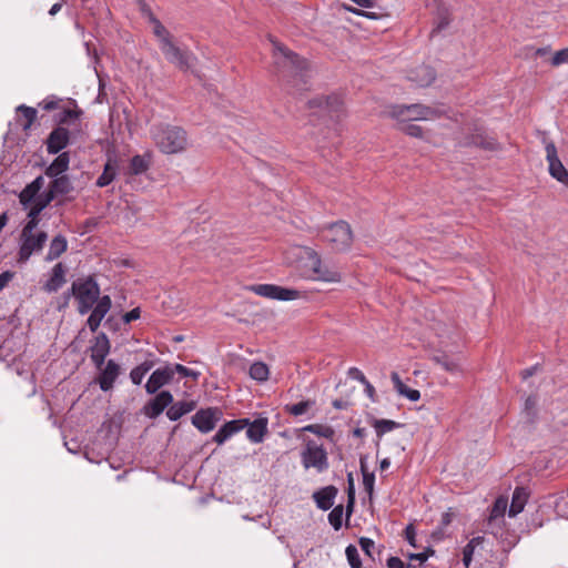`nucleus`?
Masks as SVG:
<instances>
[{
  "label": "nucleus",
  "mask_w": 568,
  "mask_h": 568,
  "mask_svg": "<svg viewBox=\"0 0 568 568\" xmlns=\"http://www.w3.org/2000/svg\"><path fill=\"white\" fill-rule=\"evenodd\" d=\"M72 132L62 125H55L44 140L49 154H60L71 144Z\"/></svg>",
  "instance_id": "10"
},
{
  "label": "nucleus",
  "mask_w": 568,
  "mask_h": 568,
  "mask_svg": "<svg viewBox=\"0 0 568 568\" xmlns=\"http://www.w3.org/2000/svg\"><path fill=\"white\" fill-rule=\"evenodd\" d=\"M433 361L449 373L460 372V364L447 354L435 355L433 356Z\"/></svg>",
  "instance_id": "40"
},
{
  "label": "nucleus",
  "mask_w": 568,
  "mask_h": 568,
  "mask_svg": "<svg viewBox=\"0 0 568 568\" xmlns=\"http://www.w3.org/2000/svg\"><path fill=\"white\" fill-rule=\"evenodd\" d=\"M152 139L164 154H175L186 150L187 133L178 125L160 123L151 130Z\"/></svg>",
  "instance_id": "3"
},
{
  "label": "nucleus",
  "mask_w": 568,
  "mask_h": 568,
  "mask_svg": "<svg viewBox=\"0 0 568 568\" xmlns=\"http://www.w3.org/2000/svg\"><path fill=\"white\" fill-rule=\"evenodd\" d=\"M302 430L315 434L320 437H324L331 440L335 435V430L333 429V427L322 424H310L303 427Z\"/></svg>",
  "instance_id": "42"
},
{
  "label": "nucleus",
  "mask_w": 568,
  "mask_h": 568,
  "mask_svg": "<svg viewBox=\"0 0 568 568\" xmlns=\"http://www.w3.org/2000/svg\"><path fill=\"white\" fill-rule=\"evenodd\" d=\"M165 45H161V51L165 57L166 61L178 68L180 71H191L194 77L201 79V74L197 70L193 69L194 62L197 60L196 57L189 50H182L173 43V41H166Z\"/></svg>",
  "instance_id": "7"
},
{
  "label": "nucleus",
  "mask_w": 568,
  "mask_h": 568,
  "mask_svg": "<svg viewBox=\"0 0 568 568\" xmlns=\"http://www.w3.org/2000/svg\"><path fill=\"white\" fill-rule=\"evenodd\" d=\"M314 404H315L314 400L307 399V400H302L296 404L286 405L284 409L286 413H288L293 416H300V415L305 414Z\"/></svg>",
  "instance_id": "44"
},
{
  "label": "nucleus",
  "mask_w": 568,
  "mask_h": 568,
  "mask_svg": "<svg viewBox=\"0 0 568 568\" xmlns=\"http://www.w3.org/2000/svg\"><path fill=\"white\" fill-rule=\"evenodd\" d=\"M273 73L281 85L290 93L306 91L307 61L278 41L273 42Z\"/></svg>",
  "instance_id": "1"
},
{
  "label": "nucleus",
  "mask_w": 568,
  "mask_h": 568,
  "mask_svg": "<svg viewBox=\"0 0 568 568\" xmlns=\"http://www.w3.org/2000/svg\"><path fill=\"white\" fill-rule=\"evenodd\" d=\"M222 415L223 413L219 407L201 408L192 416V424L201 433L206 434L215 428Z\"/></svg>",
  "instance_id": "12"
},
{
  "label": "nucleus",
  "mask_w": 568,
  "mask_h": 568,
  "mask_svg": "<svg viewBox=\"0 0 568 568\" xmlns=\"http://www.w3.org/2000/svg\"><path fill=\"white\" fill-rule=\"evenodd\" d=\"M174 377V369L166 365L155 369L145 384L148 394H155L161 387L169 384Z\"/></svg>",
  "instance_id": "17"
},
{
  "label": "nucleus",
  "mask_w": 568,
  "mask_h": 568,
  "mask_svg": "<svg viewBox=\"0 0 568 568\" xmlns=\"http://www.w3.org/2000/svg\"><path fill=\"white\" fill-rule=\"evenodd\" d=\"M71 277H74V275H72ZM71 284H97L95 275L90 273L87 275L79 276L77 278H72Z\"/></svg>",
  "instance_id": "58"
},
{
  "label": "nucleus",
  "mask_w": 568,
  "mask_h": 568,
  "mask_svg": "<svg viewBox=\"0 0 568 568\" xmlns=\"http://www.w3.org/2000/svg\"><path fill=\"white\" fill-rule=\"evenodd\" d=\"M358 544L365 555L372 557V549L375 547L374 540L367 537H361Z\"/></svg>",
  "instance_id": "56"
},
{
  "label": "nucleus",
  "mask_w": 568,
  "mask_h": 568,
  "mask_svg": "<svg viewBox=\"0 0 568 568\" xmlns=\"http://www.w3.org/2000/svg\"><path fill=\"white\" fill-rule=\"evenodd\" d=\"M112 307V301L109 295H103L101 302L94 306L87 320V326L92 333H95L100 327L103 318Z\"/></svg>",
  "instance_id": "20"
},
{
  "label": "nucleus",
  "mask_w": 568,
  "mask_h": 568,
  "mask_svg": "<svg viewBox=\"0 0 568 568\" xmlns=\"http://www.w3.org/2000/svg\"><path fill=\"white\" fill-rule=\"evenodd\" d=\"M506 507H507V500L504 498H498L493 506V509L490 513V519H495L497 517L504 516Z\"/></svg>",
  "instance_id": "51"
},
{
  "label": "nucleus",
  "mask_w": 568,
  "mask_h": 568,
  "mask_svg": "<svg viewBox=\"0 0 568 568\" xmlns=\"http://www.w3.org/2000/svg\"><path fill=\"white\" fill-rule=\"evenodd\" d=\"M546 159L549 163V174L558 182L568 187V170L558 158L557 148L554 142L546 144Z\"/></svg>",
  "instance_id": "15"
},
{
  "label": "nucleus",
  "mask_w": 568,
  "mask_h": 568,
  "mask_svg": "<svg viewBox=\"0 0 568 568\" xmlns=\"http://www.w3.org/2000/svg\"><path fill=\"white\" fill-rule=\"evenodd\" d=\"M63 297V306H67L70 297H73L77 302V311L81 315L92 311L102 298L100 286H70Z\"/></svg>",
  "instance_id": "4"
},
{
  "label": "nucleus",
  "mask_w": 568,
  "mask_h": 568,
  "mask_svg": "<svg viewBox=\"0 0 568 568\" xmlns=\"http://www.w3.org/2000/svg\"><path fill=\"white\" fill-rule=\"evenodd\" d=\"M154 366L153 361H144L136 367H134L130 372V378L134 385H140L142 383L143 377L152 369Z\"/></svg>",
  "instance_id": "39"
},
{
  "label": "nucleus",
  "mask_w": 568,
  "mask_h": 568,
  "mask_svg": "<svg viewBox=\"0 0 568 568\" xmlns=\"http://www.w3.org/2000/svg\"><path fill=\"white\" fill-rule=\"evenodd\" d=\"M464 148L475 146L485 151L495 152L501 149L500 143L485 131L476 129L474 132L466 134L460 142Z\"/></svg>",
  "instance_id": "13"
},
{
  "label": "nucleus",
  "mask_w": 568,
  "mask_h": 568,
  "mask_svg": "<svg viewBox=\"0 0 568 568\" xmlns=\"http://www.w3.org/2000/svg\"><path fill=\"white\" fill-rule=\"evenodd\" d=\"M388 115L392 119H399L400 116H405V119L409 121H417L440 118L443 112L438 109H434L422 103H413L392 105L389 108Z\"/></svg>",
  "instance_id": "8"
},
{
  "label": "nucleus",
  "mask_w": 568,
  "mask_h": 568,
  "mask_svg": "<svg viewBox=\"0 0 568 568\" xmlns=\"http://www.w3.org/2000/svg\"><path fill=\"white\" fill-rule=\"evenodd\" d=\"M395 120L397 121L396 130H398L402 133L409 135L412 138H416V139L424 138V130L420 125L412 123V121L405 119V116H400L399 119H395Z\"/></svg>",
  "instance_id": "33"
},
{
  "label": "nucleus",
  "mask_w": 568,
  "mask_h": 568,
  "mask_svg": "<svg viewBox=\"0 0 568 568\" xmlns=\"http://www.w3.org/2000/svg\"><path fill=\"white\" fill-rule=\"evenodd\" d=\"M42 197V192L37 190L31 183H28L19 194V201L23 209H28L32 202Z\"/></svg>",
  "instance_id": "35"
},
{
  "label": "nucleus",
  "mask_w": 568,
  "mask_h": 568,
  "mask_svg": "<svg viewBox=\"0 0 568 568\" xmlns=\"http://www.w3.org/2000/svg\"><path fill=\"white\" fill-rule=\"evenodd\" d=\"M100 374L97 378V382L103 392H109L113 388L114 382L119 377L121 373V367L113 359H109L104 366L101 367Z\"/></svg>",
  "instance_id": "19"
},
{
  "label": "nucleus",
  "mask_w": 568,
  "mask_h": 568,
  "mask_svg": "<svg viewBox=\"0 0 568 568\" xmlns=\"http://www.w3.org/2000/svg\"><path fill=\"white\" fill-rule=\"evenodd\" d=\"M555 510L558 515L568 518V498L559 497L555 501Z\"/></svg>",
  "instance_id": "53"
},
{
  "label": "nucleus",
  "mask_w": 568,
  "mask_h": 568,
  "mask_svg": "<svg viewBox=\"0 0 568 568\" xmlns=\"http://www.w3.org/2000/svg\"><path fill=\"white\" fill-rule=\"evenodd\" d=\"M474 549H475V547L473 545H469V544H467L464 547V550H463V562H464L466 568L469 567V564H470L471 558H473Z\"/></svg>",
  "instance_id": "60"
},
{
  "label": "nucleus",
  "mask_w": 568,
  "mask_h": 568,
  "mask_svg": "<svg viewBox=\"0 0 568 568\" xmlns=\"http://www.w3.org/2000/svg\"><path fill=\"white\" fill-rule=\"evenodd\" d=\"M374 483H375V475L374 473L371 474H364L363 475V485L364 489L367 493L369 499L373 498L374 494Z\"/></svg>",
  "instance_id": "52"
},
{
  "label": "nucleus",
  "mask_w": 568,
  "mask_h": 568,
  "mask_svg": "<svg viewBox=\"0 0 568 568\" xmlns=\"http://www.w3.org/2000/svg\"><path fill=\"white\" fill-rule=\"evenodd\" d=\"M69 104L72 108H62L60 112L55 113L52 118L55 125L70 126L74 124L83 115V110L78 106V103L74 99H68Z\"/></svg>",
  "instance_id": "18"
},
{
  "label": "nucleus",
  "mask_w": 568,
  "mask_h": 568,
  "mask_svg": "<svg viewBox=\"0 0 568 568\" xmlns=\"http://www.w3.org/2000/svg\"><path fill=\"white\" fill-rule=\"evenodd\" d=\"M268 367L263 362H255L250 367V376L258 382H264L268 378Z\"/></svg>",
  "instance_id": "43"
},
{
  "label": "nucleus",
  "mask_w": 568,
  "mask_h": 568,
  "mask_svg": "<svg viewBox=\"0 0 568 568\" xmlns=\"http://www.w3.org/2000/svg\"><path fill=\"white\" fill-rule=\"evenodd\" d=\"M153 33L159 38L161 45H165L166 41H173V36L162 23L153 29Z\"/></svg>",
  "instance_id": "50"
},
{
  "label": "nucleus",
  "mask_w": 568,
  "mask_h": 568,
  "mask_svg": "<svg viewBox=\"0 0 568 568\" xmlns=\"http://www.w3.org/2000/svg\"><path fill=\"white\" fill-rule=\"evenodd\" d=\"M74 190L71 179L64 174L51 179L48 187L43 191L53 201L59 195H67Z\"/></svg>",
  "instance_id": "22"
},
{
  "label": "nucleus",
  "mask_w": 568,
  "mask_h": 568,
  "mask_svg": "<svg viewBox=\"0 0 568 568\" xmlns=\"http://www.w3.org/2000/svg\"><path fill=\"white\" fill-rule=\"evenodd\" d=\"M348 376L359 381L362 384L367 383V378L365 377V375L362 373V371H359L356 367H352L348 369Z\"/></svg>",
  "instance_id": "63"
},
{
  "label": "nucleus",
  "mask_w": 568,
  "mask_h": 568,
  "mask_svg": "<svg viewBox=\"0 0 568 568\" xmlns=\"http://www.w3.org/2000/svg\"><path fill=\"white\" fill-rule=\"evenodd\" d=\"M537 403L538 398L536 395H530L525 400V407L524 410L527 414V416L532 420L536 417L537 414Z\"/></svg>",
  "instance_id": "49"
},
{
  "label": "nucleus",
  "mask_w": 568,
  "mask_h": 568,
  "mask_svg": "<svg viewBox=\"0 0 568 568\" xmlns=\"http://www.w3.org/2000/svg\"><path fill=\"white\" fill-rule=\"evenodd\" d=\"M415 537L416 531L414 526L410 524L405 528V538L408 541V544L413 547H417Z\"/></svg>",
  "instance_id": "61"
},
{
  "label": "nucleus",
  "mask_w": 568,
  "mask_h": 568,
  "mask_svg": "<svg viewBox=\"0 0 568 568\" xmlns=\"http://www.w3.org/2000/svg\"><path fill=\"white\" fill-rule=\"evenodd\" d=\"M118 161L108 159L103 166L102 173L97 179L95 185L99 187H104L111 184L118 174Z\"/></svg>",
  "instance_id": "29"
},
{
  "label": "nucleus",
  "mask_w": 568,
  "mask_h": 568,
  "mask_svg": "<svg viewBox=\"0 0 568 568\" xmlns=\"http://www.w3.org/2000/svg\"><path fill=\"white\" fill-rule=\"evenodd\" d=\"M246 425H248L247 418L233 419L226 422L224 425L220 427V429L213 436V442H215L217 445H223L233 435L244 429Z\"/></svg>",
  "instance_id": "21"
},
{
  "label": "nucleus",
  "mask_w": 568,
  "mask_h": 568,
  "mask_svg": "<svg viewBox=\"0 0 568 568\" xmlns=\"http://www.w3.org/2000/svg\"><path fill=\"white\" fill-rule=\"evenodd\" d=\"M68 248L67 237L62 234H58L54 236L50 243V247L48 251L47 260H57L60 257Z\"/></svg>",
  "instance_id": "34"
},
{
  "label": "nucleus",
  "mask_w": 568,
  "mask_h": 568,
  "mask_svg": "<svg viewBox=\"0 0 568 568\" xmlns=\"http://www.w3.org/2000/svg\"><path fill=\"white\" fill-rule=\"evenodd\" d=\"M562 63H568V48L557 51L551 58V64L558 67Z\"/></svg>",
  "instance_id": "54"
},
{
  "label": "nucleus",
  "mask_w": 568,
  "mask_h": 568,
  "mask_svg": "<svg viewBox=\"0 0 568 568\" xmlns=\"http://www.w3.org/2000/svg\"><path fill=\"white\" fill-rule=\"evenodd\" d=\"M196 407V403L194 400H182L175 404H171L169 409L166 410V416L170 420H178L183 415L192 412Z\"/></svg>",
  "instance_id": "30"
},
{
  "label": "nucleus",
  "mask_w": 568,
  "mask_h": 568,
  "mask_svg": "<svg viewBox=\"0 0 568 568\" xmlns=\"http://www.w3.org/2000/svg\"><path fill=\"white\" fill-rule=\"evenodd\" d=\"M390 379L394 384V388L397 390V393L402 396H405L412 402H416L420 398V393L417 389L409 388L406 386L403 381L400 379L398 373L393 372L390 374Z\"/></svg>",
  "instance_id": "32"
},
{
  "label": "nucleus",
  "mask_w": 568,
  "mask_h": 568,
  "mask_svg": "<svg viewBox=\"0 0 568 568\" xmlns=\"http://www.w3.org/2000/svg\"><path fill=\"white\" fill-rule=\"evenodd\" d=\"M104 326H106L109 329H111L113 332H116L120 329V323L113 316H109L105 320Z\"/></svg>",
  "instance_id": "64"
},
{
  "label": "nucleus",
  "mask_w": 568,
  "mask_h": 568,
  "mask_svg": "<svg viewBox=\"0 0 568 568\" xmlns=\"http://www.w3.org/2000/svg\"><path fill=\"white\" fill-rule=\"evenodd\" d=\"M325 110H327L332 115L339 118L344 112V101L335 93L326 95Z\"/></svg>",
  "instance_id": "38"
},
{
  "label": "nucleus",
  "mask_w": 568,
  "mask_h": 568,
  "mask_svg": "<svg viewBox=\"0 0 568 568\" xmlns=\"http://www.w3.org/2000/svg\"><path fill=\"white\" fill-rule=\"evenodd\" d=\"M322 237L337 252L348 250L353 243V232L345 221H337L324 227Z\"/></svg>",
  "instance_id": "6"
},
{
  "label": "nucleus",
  "mask_w": 568,
  "mask_h": 568,
  "mask_svg": "<svg viewBox=\"0 0 568 568\" xmlns=\"http://www.w3.org/2000/svg\"><path fill=\"white\" fill-rule=\"evenodd\" d=\"M267 425L268 420L266 417H258L253 422L248 420V425H246V436L252 443H262L264 440V436L267 434Z\"/></svg>",
  "instance_id": "25"
},
{
  "label": "nucleus",
  "mask_w": 568,
  "mask_h": 568,
  "mask_svg": "<svg viewBox=\"0 0 568 568\" xmlns=\"http://www.w3.org/2000/svg\"><path fill=\"white\" fill-rule=\"evenodd\" d=\"M141 316V310L140 307H135V308H132L131 311L126 312L125 314L122 315V322L124 324H130L131 322L140 318Z\"/></svg>",
  "instance_id": "57"
},
{
  "label": "nucleus",
  "mask_w": 568,
  "mask_h": 568,
  "mask_svg": "<svg viewBox=\"0 0 568 568\" xmlns=\"http://www.w3.org/2000/svg\"><path fill=\"white\" fill-rule=\"evenodd\" d=\"M65 267L62 263H58L52 268L50 278L47 280L45 284H64L65 283Z\"/></svg>",
  "instance_id": "45"
},
{
  "label": "nucleus",
  "mask_w": 568,
  "mask_h": 568,
  "mask_svg": "<svg viewBox=\"0 0 568 568\" xmlns=\"http://www.w3.org/2000/svg\"><path fill=\"white\" fill-rule=\"evenodd\" d=\"M345 555L351 568H362V560L357 548L354 545H348L345 549Z\"/></svg>",
  "instance_id": "47"
},
{
  "label": "nucleus",
  "mask_w": 568,
  "mask_h": 568,
  "mask_svg": "<svg viewBox=\"0 0 568 568\" xmlns=\"http://www.w3.org/2000/svg\"><path fill=\"white\" fill-rule=\"evenodd\" d=\"M70 165V152L57 154V158L44 169V174L50 178L64 175Z\"/></svg>",
  "instance_id": "23"
},
{
  "label": "nucleus",
  "mask_w": 568,
  "mask_h": 568,
  "mask_svg": "<svg viewBox=\"0 0 568 568\" xmlns=\"http://www.w3.org/2000/svg\"><path fill=\"white\" fill-rule=\"evenodd\" d=\"M255 294L278 301H292L296 298H305L306 292L298 290L285 288L283 286H246Z\"/></svg>",
  "instance_id": "11"
},
{
  "label": "nucleus",
  "mask_w": 568,
  "mask_h": 568,
  "mask_svg": "<svg viewBox=\"0 0 568 568\" xmlns=\"http://www.w3.org/2000/svg\"><path fill=\"white\" fill-rule=\"evenodd\" d=\"M90 358L98 369H101L105 362V357L109 355L111 349V343L104 332L98 333L91 339L90 346Z\"/></svg>",
  "instance_id": "14"
},
{
  "label": "nucleus",
  "mask_w": 568,
  "mask_h": 568,
  "mask_svg": "<svg viewBox=\"0 0 568 568\" xmlns=\"http://www.w3.org/2000/svg\"><path fill=\"white\" fill-rule=\"evenodd\" d=\"M529 493L525 487H517L513 494L510 507L508 510L509 517H516L525 508L528 500Z\"/></svg>",
  "instance_id": "28"
},
{
  "label": "nucleus",
  "mask_w": 568,
  "mask_h": 568,
  "mask_svg": "<svg viewBox=\"0 0 568 568\" xmlns=\"http://www.w3.org/2000/svg\"><path fill=\"white\" fill-rule=\"evenodd\" d=\"M342 8L348 12H352L356 16L364 17L372 20H379L384 17H388L389 13L382 7L378 6L379 11H365L349 4L343 3Z\"/></svg>",
  "instance_id": "36"
},
{
  "label": "nucleus",
  "mask_w": 568,
  "mask_h": 568,
  "mask_svg": "<svg viewBox=\"0 0 568 568\" xmlns=\"http://www.w3.org/2000/svg\"><path fill=\"white\" fill-rule=\"evenodd\" d=\"M301 267L304 268L303 274L314 281L323 282H341L342 276L338 268L332 264L329 260H322L321 256L311 247L297 246L294 248Z\"/></svg>",
  "instance_id": "2"
},
{
  "label": "nucleus",
  "mask_w": 568,
  "mask_h": 568,
  "mask_svg": "<svg viewBox=\"0 0 568 568\" xmlns=\"http://www.w3.org/2000/svg\"><path fill=\"white\" fill-rule=\"evenodd\" d=\"M409 79L415 81L418 84V87H429L436 80V71L433 67L423 64L412 72Z\"/></svg>",
  "instance_id": "26"
},
{
  "label": "nucleus",
  "mask_w": 568,
  "mask_h": 568,
  "mask_svg": "<svg viewBox=\"0 0 568 568\" xmlns=\"http://www.w3.org/2000/svg\"><path fill=\"white\" fill-rule=\"evenodd\" d=\"M302 464L304 468H315L322 473L328 468L327 452L322 445H317L314 440L308 439L302 454Z\"/></svg>",
  "instance_id": "9"
},
{
  "label": "nucleus",
  "mask_w": 568,
  "mask_h": 568,
  "mask_svg": "<svg viewBox=\"0 0 568 568\" xmlns=\"http://www.w3.org/2000/svg\"><path fill=\"white\" fill-rule=\"evenodd\" d=\"M372 425L376 430L378 439H381L385 433L402 427V424L390 419H373Z\"/></svg>",
  "instance_id": "41"
},
{
  "label": "nucleus",
  "mask_w": 568,
  "mask_h": 568,
  "mask_svg": "<svg viewBox=\"0 0 568 568\" xmlns=\"http://www.w3.org/2000/svg\"><path fill=\"white\" fill-rule=\"evenodd\" d=\"M62 100L55 95H49L44 100L38 103V106L43 109L44 111H53L60 108V102Z\"/></svg>",
  "instance_id": "48"
},
{
  "label": "nucleus",
  "mask_w": 568,
  "mask_h": 568,
  "mask_svg": "<svg viewBox=\"0 0 568 568\" xmlns=\"http://www.w3.org/2000/svg\"><path fill=\"white\" fill-rule=\"evenodd\" d=\"M338 493V489L333 486L323 487L313 494V499L316 503V506L322 510H328L334 505V499Z\"/></svg>",
  "instance_id": "24"
},
{
  "label": "nucleus",
  "mask_w": 568,
  "mask_h": 568,
  "mask_svg": "<svg viewBox=\"0 0 568 568\" xmlns=\"http://www.w3.org/2000/svg\"><path fill=\"white\" fill-rule=\"evenodd\" d=\"M172 368L174 369V374L179 373L184 377H192L193 379H197L200 375L199 372L192 371L181 364H175L174 366H172Z\"/></svg>",
  "instance_id": "55"
},
{
  "label": "nucleus",
  "mask_w": 568,
  "mask_h": 568,
  "mask_svg": "<svg viewBox=\"0 0 568 568\" xmlns=\"http://www.w3.org/2000/svg\"><path fill=\"white\" fill-rule=\"evenodd\" d=\"M326 95H318L307 101L308 109H325Z\"/></svg>",
  "instance_id": "59"
},
{
  "label": "nucleus",
  "mask_w": 568,
  "mask_h": 568,
  "mask_svg": "<svg viewBox=\"0 0 568 568\" xmlns=\"http://www.w3.org/2000/svg\"><path fill=\"white\" fill-rule=\"evenodd\" d=\"M172 403L173 395L169 390H162L144 405L143 412L149 418H156Z\"/></svg>",
  "instance_id": "16"
},
{
  "label": "nucleus",
  "mask_w": 568,
  "mask_h": 568,
  "mask_svg": "<svg viewBox=\"0 0 568 568\" xmlns=\"http://www.w3.org/2000/svg\"><path fill=\"white\" fill-rule=\"evenodd\" d=\"M17 113L21 114L24 119L22 123V130L27 132L31 129V126L37 121L38 111L32 106H28L26 104H21L16 109Z\"/></svg>",
  "instance_id": "37"
},
{
  "label": "nucleus",
  "mask_w": 568,
  "mask_h": 568,
  "mask_svg": "<svg viewBox=\"0 0 568 568\" xmlns=\"http://www.w3.org/2000/svg\"><path fill=\"white\" fill-rule=\"evenodd\" d=\"M387 567L388 568H405V567L410 568L412 565L408 564L407 566H405V564L403 562V560L400 558L392 556L387 559Z\"/></svg>",
  "instance_id": "62"
},
{
  "label": "nucleus",
  "mask_w": 568,
  "mask_h": 568,
  "mask_svg": "<svg viewBox=\"0 0 568 568\" xmlns=\"http://www.w3.org/2000/svg\"><path fill=\"white\" fill-rule=\"evenodd\" d=\"M53 200L49 197L43 191H42V197L39 199L36 202H32L31 205H29V211L27 214L28 221L27 223L39 225L40 223V215L44 209H47Z\"/></svg>",
  "instance_id": "27"
},
{
  "label": "nucleus",
  "mask_w": 568,
  "mask_h": 568,
  "mask_svg": "<svg viewBox=\"0 0 568 568\" xmlns=\"http://www.w3.org/2000/svg\"><path fill=\"white\" fill-rule=\"evenodd\" d=\"M151 164V155L149 153L144 155L136 154L130 160L128 173L130 175H140L145 173Z\"/></svg>",
  "instance_id": "31"
},
{
  "label": "nucleus",
  "mask_w": 568,
  "mask_h": 568,
  "mask_svg": "<svg viewBox=\"0 0 568 568\" xmlns=\"http://www.w3.org/2000/svg\"><path fill=\"white\" fill-rule=\"evenodd\" d=\"M343 505H337L328 514V521L335 530H339L343 525Z\"/></svg>",
  "instance_id": "46"
},
{
  "label": "nucleus",
  "mask_w": 568,
  "mask_h": 568,
  "mask_svg": "<svg viewBox=\"0 0 568 568\" xmlns=\"http://www.w3.org/2000/svg\"><path fill=\"white\" fill-rule=\"evenodd\" d=\"M38 225L26 223L20 234L19 262H27L32 253L39 252L44 246L48 234L44 231L34 233Z\"/></svg>",
  "instance_id": "5"
}]
</instances>
